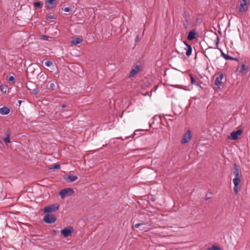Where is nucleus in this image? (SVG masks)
I'll return each mask as SVG.
<instances>
[{"label":"nucleus","mask_w":250,"mask_h":250,"mask_svg":"<svg viewBox=\"0 0 250 250\" xmlns=\"http://www.w3.org/2000/svg\"><path fill=\"white\" fill-rule=\"evenodd\" d=\"M141 70L140 66L138 65H136L130 72L129 77L131 78L136 75Z\"/></svg>","instance_id":"9d476101"},{"label":"nucleus","mask_w":250,"mask_h":250,"mask_svg":"<svg viewBox=\"0 0 250 250\" xmlns=\"http://www.w3.org/2000/svg\"><path fill=\"white\" fill-rule=\"evenodd\" d=\"M56 2V0H47V2L45 3V7L47 9H51L52 8V6H49L47 5V3H49L50 5H53L55 4Z\"/></svg>","instance_id":"a211bd4d"},{"label":"nucleus","mask_w":250,"mask_h":250,"mask_svg":"<svg viewBox=\"0 0 250 250\" xmlns=\"http://www.w3.org/2000/svg\"><path fill=\"white\" fill-rule=\"evenodd\" d=\"M129 137V136H128V137H126L125 139H127V138H128Z\"/></svg>","instance_id":"c03bdc74"},{"label":"nucleus","mask_w":250,"mask_h":250,"mask_svg":"<svg viewBox=\"0 0 250 250\" xmlns=\"http://www.w3.org/2000/svg\"><path fill=\"white\" fill-rule=\"evenodd\" d=\"M243 132L242 129H238L235 131V140L237 139L238 136L241 135Z\"/></svg>","instance_id":"412c9836"},{"label":"nucleus","mask_w":250,"mask_h":250,"mask_svg":"<svg viewBox=\"0 0 250 250\" xmlns=\"http://www.w3.org/2000/svg\"><path fill=\"white\" fill-rule=\"evenodd\" d=\"M139 41H140V39L139 38L138 36H137L136 37L135 41L136 42H138Z\"/></svg>","instance_id":"c9c22d12"},{"label":"nucleus","mask_w":250,"mask_h":250,"mask_svg":"<svg viewBox=\"0 0 250 250\" xmlns=\"http://www.w3.org/2000/svg\"><path fill=\"white\" fill-rule=\"evenodd\" d=\"M118 139H122V138L121 137H118Z\"/></svg>","instance_id":"37998d69"},{"label":"nucleus","mask_w":250,"mask_h":250,"mask_svg":"<svg viewBox=\"0 0 250 250\" xmlns=\"http://www.w3.org/2000/svg\"><path fill=\"white\" fill-rule=\"evenodd\" d=\"M228 139L234 140V130L231 132L230 135L228 136Z\"/></svg>","instance_id":"bb28decb"},{"label":"nucleus","mask_w":250,"mask_h":250,"mask_svg":"<svg viewBox=\"0 0 250 250\" xmlns=\"http://www.w3.org/2000/svg\"><path fill=\"white\" fill-rule=\"evenodd\" d=\"M43 220L47 224H52L56 222L57 218L54 215L48 213L44 216Z\"/></svg>","instance_id":"7ed1b4c3"},{"label":"nucleus","mask_w":250,"mask_h":250,"mask_svg":"<svg viewBox=\"0 0 250 250\" xmlns=\"http://www.w3.org/2000/svg\"><path fill=\"white\" fill-rule=\"evenodd\" d=\"M237 170L238 169L235 168V194L238 192L239 190L237 187L241 182V180L239 178V174L237 172Z\"/></svg>","instance_id":"9b49d317"},{"label":"nucleus","mask_w":250,"mask_h":250,"mask_svg":"<svg viewBox=\"0 0 250 250\" xmlns=\"http://www.w3.org/2000/svg\"><path fill=\"white\" fill-rule=\"evenodd\" d=\"M150 200L152 201H154L155 200V198L154 197H151L150 198Z\"/></svg>","instance_id":"4c0bfd02"},{"label":"nucleus","mask_w":250,"mask_h":250,"mask_svg":"<svg viewBox=\"0 0 250 250\" xmlns=\"http://www.w3.org/2000/svg\"><path fill=\"white\" fill-rule=\"evenodd\" d=\"M56 87L55 83H52L50 84L49 87L47 88L50 90L54 91L56 90Z\"/></svg>","instance_id":"5701e85b"},{"label":"nucleus","mask_w":250,"mask_h":250,"mask_svg":"<svg viewBox=\"0 0 250 250\" xmlns=\"http://www.w3.org/2000/svg\"><path fill=\"white\" fill-rule=\"evenodd\" d=\"M41 5V3L40 1H36L34 3V6L35 7H40Z\"/></svg>","instance_id":"c85d7f7f"},{"label":"nucleus","mask_w":250,"mask_h":250,"mask_svg":"<svg viewBox=\"0 0 250 250\" xmlns=\"http://www.w3.org/2000/svg\"><path fill=\"white\" fill-rule=\"evenodd\" d=\"M192 138V135L191 131L188 130L187 132L183 135V137L181 140V143L182 144H185L188 142L189 141L191 140Z\"/></svg>","instance_id":"20e7f679"},{"label":"nucleus","mask_w":250,"mask_h":250,"mask_svg":"<svg viewBox=\"0 0 250 250\" xmlns=\"http://www.w3.org/2000/svg\"><path fill=\"white\" fill-rule=\"evenodd\" d=\"M223 77H224L223 74H222V73L219 74V76H218L216 78V79L215 80V82H214L215 85L216 86H218L221 85L223 83L222 80Z\"/></svg>","instance_id":"1a4fd4ad"},{"label":"nucleus","mask_w":250,"mask_h":250,"mask_svg":"<svg viewBox=\"0 0 250 250\" xmlns=\"http://www.w3.org/2000/svg\"><path fill=\"white\" fill-rule=\"evenodd\" d=\"M0 89L2 92L6 93L7 91V88L5 85H0Z\"/></svg>","instance_id":"a878e982"},{"label":"nucleus","mask_w":250,"mask_h":250,"mask_svg":"<svg viewBox=\"0 0 250 250\" xmlns=\"http://www.w3.org/2000/svg\"><path fill=\"white\" fill-rule=\"evenodd\" d=\"M215 48L219 49L218 48V43L219 42V38L218 36L215 35Z\"/></svg>","instance_id":"4be33fe9"},{"label":"nucleus","mask_w":250,"mask_h":250,"mask_svg":"<svg viewBox=\"0 0 250 250\" xmlns=\"http://www.w3.org/2000/svg\"><path fill=\"white\" fill-rule=\"evenodd\" d=\"M232 182L234 184V178L232 179Z\"/></svg>","instance_id":"ea45409f"},{"label":"nucleus","mask_w":250,"mask_h":250,"mask_svg":"<svg viewBox=\"0 0 250 250\" xmlns=\"http://www.w3.org/2000/svg\"><path fill=\"white\" fill-rule=\"evenodd\" d=\"M51 168V169H60V164H54L52 166V167Z\"/></svg>","instance_id":"cd10ccee"},{"label":"nucleus","mask_w":250,"mask_h":250,"mask_svg":"<svg viewBox=\"0 0 250 250\" xmlns=\"http://www.w3.org/2000/svg\"><path fill=\"white\" fill-rule=\"evenodd\" d=\"M47 18L48 19H54L55 17L54 15H48L47 16Z\"/></svg>","instance_id":"473e14b6"},{"label":"nucleus","mask_w":250,"mask_h":250,"mask_svg":"<svg viewBox=\"0 0 250 250\" xmlns=\"http://www.w3.org/2000/svg\"><path fill=\"white\" fill-rule=\"evenodd\" d=\"M189 76L191 79V83L193 84H195L197 86H199V84L196 80L193 77V75L191 74H189Z\"/></svg>","instance_id":"aec40b11"},{"label":"nucleus","mask_w":250,"mask_h":250,"mask_svg":"<svg viewBox=\"0 0 250 250\" xmlns=\"http://www.w3.org/2000/svg\"><path fill=\"white\" fill-rule=\"evenodd\" d=\"M144 225V223H137V224H135V225H134V227L135 228L137 229V228H138L140 226H142V225Z\"/></svg>","instance_id":"2f4dec72"},{"label":"nucleus","mask_w":250,"mask_h":250,"mask_svg":"<svg viewBox=\"0 0 250 250\" xmlns=\"http://www.w3.org/2000/svg\"><path fill=\"white\" fill-rule=\"evenodd\" d=\"M220 247L216 245H213L211 247L208 248L207 250H220Z\"/></svg>","instance_id":"b1692460"},{"label":"nucleus","mask_w":250,"mask_h":250,"mask_svg":"<svg viewBox=\"0 0 250 250\" xmlns=\"http://www.w3.org/2000/svg\"><path fill=\"white\" fill-rule=\"evenodd\" d=\"M249 0H242L240 1V6H239V12L243 13L246 12L248 9V1Z\"/></svg>","instance_id":"423d86ee"},{"label":"nucleus","mask_w":250,"mask_h":250,"mask_svg":"<svg viewBox=\"0 0 250 250\" xmlns=\"http://www.w3.org/2000/svg\"><path fill=\"white\" fill-rule=\"evenodd\" d=\"M10 112V109L6 106L0 108V113L1 115H7Z\"/></svg>","instance_id":"4468645a"},{"label":"nucleus","mask_w":250,"mask_h":250,"mask_svg":"<svg viewBox=\"0 0 250 250\" xmlns=\"http://www.w3.org/2000/svg\"><path fill=\"white\" fill-rule=\"evenodd\" d=\"M67 106H68V105H66V104H62V108H65V107H67Z\"/></svg>","instance_id":"e433bc0d"},{"label":"nucleus","mask_w":250,"mask_h":250,"mask_svg":"<svg viewBox=\"0 0 250 250\" xmlns=\"http://www.w3.org/2000/svg\"><path fill=\"white\" fill-rule=\"evenodd\" d=\"M190 16L188 12L184 11L183 14V26L184 29H186L188 28L190 23Z\"/></svg>","instance_id":"f257e3e1"},{"label":"nucleus","mask_w":250,"mask_h":250,"mask_svg":"<svg viewBox=\"0 0 250 250\" xmlns=\"http://www.w3.org/2000/svg\"><path fill=\"white\" fill-rule=\"evenodd\" d=\"M64 179L67 182L70 183V182H74L75 181H76L78 179V177L76 176L72 175L67 176Z\"/></svg>","instance_id":"2eb2a0df"},{"label":"nucleus","mask_w":250,"mask_h":250,"mask_svg":"<svg viewBox=\"0 0 250 250\" xmlns=\"http://www.w3.org/2000/svg\"><path fill=\"white\" fill-rule=\"evenodd\" d=\"M6 137L3 138V141L5 144H8L10 143V137L11 136V131L8 129L6 132Z\"/></svg>","instance_id":"dca6fc26"},{"label":"nucleus","mask_w":250,"mask_h":250,"mask_svg":"<svg viewBox=\"0 0 250 250\" xmlns=\"http://www.w3.org/2000/svg\"><path fill=\"white\" fill-rule=\"evenodd\" d=\"M249 67L244 64H242L241 66L237 67V70L239 72L242 74H245L248 71Z\"/></svg>","instance_id":"6e6552de"},{"label":"nucleus","mask_w":250,"mask_h":250,"mask_svg":"<svg viewBox=\"0 0 250 250\" xmlns=\"http://www.w3.org/2000/svg\"><path fill=\"white\" fill-rule=\"evenodd\" d=\"M210 198V197H207V196H206V200H208V199H209Z\"/></svg>","instance_id":"58836bf2"},{"label":"nucleus","mask_w":250,"mask_h":250,"mask_svg":"<svg viewBox=\"0 0 250 250\" xmlns=\"http://www.w3.org/2000/svg\"><path fill=\"white\" fill-rule=\"evenodd\" d=\"M59 208V206L56 204H52L46 207L43 210L44 213H49L58 210Z\"/></svg>","instance_id":"39448f33"},{"label":"nucleus","mask_w":250,"mask_h":250,"mask_svg":"<svg viewBox=\"0 0 250 250\" xmlns=\"http://www.w3.org/2000/svg\"><path fill=\"white\" fill-rule=\"evenodd\" d=\"M83 42V39L81 38H76L74 39L72 41L71 43L74 44H78L81 43Z\"/></svg>","instance_id":"f3484780"},{"label":"nucleus","mask_w":250,"mask_h":250,"mask_svg":"<svg viewBox=\"0 0 250 250\" xmlns=\"http://www.w3.org/2000/svg\"><path fill=\"white\" fill-rule=\"evenodd\" d=\"M74 193V190L71 188H65L61 190L59 192V195L61 197L62 199H63L66 197L72 195Z\"/></svg>","instance_id":"f03ea898"},{"label":"nucleus","mask_w":250,"mask_h":250,"mask_svg":"<svg viewBox=\"0 0 250 250\" xmlns=\"http://www.w3.org/2000/svg\"><path fill=\"white\" fill-rule=\"evenodd\" d=\"M32 92V93H33L34 94H37L40 92V90L36 88V89H33L32 92Z\"/></svg>","instance_id":"7c9ffc66"},{"label":"nucleus","mask_w":250,"mask_h":250,"mask_svg":"<svg viewBox=\"0 0 250 250\" xmlns=\"http://www.w3.org/2000/svg\"><path fill=\"white\" fill-rule=\"evenodd\" d=\"M235 61H238V60L236 58L235 59Z\"/></svg>","instance_id":"a19ab883"},{"label":"nucleus","mask_w":250,"mask_h":250,"mask_svg":"<svg viewBox=\"0 0 250 250\" xmlns=\"http://www.w3.org/2000/svg\"><path fill=\"white\" fill-rule=\"evenodd\" d=\"M196 31L195 30H192L190 31L188 35L187 39L189 41H192L195 38L196 35Z\"/></svg>","instance_id":"ddd939ff"},{"label":"nucleus","mask_w":250,"mask_h":250,"mask_svg":"<svg viewBox=\"0 0 250 250\" xmlns=\"http://www.w3.org/2000/svg\"><path fill=\"white\" fill-rule=\"evenodd\" d=\"M73 231V229L71 227L69 228H65L61 231V233L64 237H67L71 235Z\"/></svg>","instance_id":"0eeeda50"},{"label":"nucleus","mask_w":250,"mask_h":250,"mask_svg":"<svg viewBox=\"0 0 250 250\" xmlns=\"http://www.w3.org/2000/svg\"><path fill=\"white\" fill-rule=\"evenodd\" d=\"M8 80L10 82H13V83H15V78L14 77H13L12 76H11L10 77H9V78L8 79Z\"/></svg>","instance_id":"c756f323"},{"label":"nucleus","mask_w":250,"mask_h":250,"mask_svg":"<svg viewBox=\"0 0 250 250\" xmlns=\"http://www.w3.org/2000/svg\"><path fill=\"white\" fill-rule=\"evenodd\" d=\"M42 38L44 39L45 40H47L48 39V36H45V35H42Z\"/></svg>","instance_id":"f704fd0d"},{"label":"nucleus","mask_w":250,"mask_h":250,"mask_svg":"<svg viewBox=\"0 0 250 250\" xmlns=\"http://www.w3.org/2000/svg\"><path fill=\"white\" fill-rule=\"evenodd\" d=\"M71 10V9L69 7H65L64 9V11L66 12H69Z\"/></svg>","instance_id":"72a5a7b5"},{"label":"nucleus","mask_w":250,"mask_h":250,"mask_svg":"<svg viewBox=\"0 0 250 250\" xmlns=\"http://www.w3.org/2000/svg\"><path fill=\"white\" fill-rule=\"evenodd\" d=\"M19 103L20 104H21V101H19Z\"/></svg>","instance_id":"79ce46f5"},{"label":"nucleus","mask_w":250,"mask_h":250,"mask_svg":"<svg viewBox=\"0 0 250 250\" xmlns=\"http://www.w3.org/2000/svg\"><path fill=\"white\" fill-rule=\"evenodd\" d=\"M184 43L186 45L185 50L186 51V54L187 56L189 57L191 55L192 53V47L190 45L188 44L186 42H184Z\"/></svg>","instance_id":"f8f14e48"},{"label":"nucleus","mask_w":250,"mask_h":250,"mask_svg":"<svg viewBox=\"0 0 250 250\" xmlns=\"http://www.w3.org/2000/svg\"><path fill=\"white\" fill-rule=\"evenodd\" d=\"M222 56L226 60H234V58H233L228 54H226L222 51H221Z\"/></svg>","instance_id":"6ab92c4d"},{"label":"nucleus","mask_w":250,"mask_h":250,"mask_svg":"<svg viewBox=\"0 0 250 250\" xmlns=\"http://www.w3.org/2000/svg\"><path fill=\"white\" fill-rule=\"evenodd\" d=\"M44 63L45 65L47 67H49L53 64L52 62H51L50 61H48V60H46L45 61H44Z\"/></svg>","instance_id":"393cba45"}]
</instances>
